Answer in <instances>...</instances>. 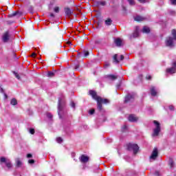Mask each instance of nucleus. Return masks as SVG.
I'll return each instance as SVG.
<instances>
[{
  "instance_id": "f257e3e1",
  "label": "nucleus",
  "mask_w": 176,
  "mask_h": 176,
  "mask_svg": "<svg viewBox=\"0 0 176 176\" xmlns=\"http://www.w3.org/2000/svg\"><path fill=\"white\" fill-rule=\"evenodd\" d=\"M90 96H91L92 98L97 101L98 109L99 111L102 110V104H109V100L108 99H103L100 96L97 95V92L94 90H90L89 91Z\"/></svg>"
},
{
  "instance_id": "f03ea898",
  "label": "nucleus",
  "mask_w": 176,
  "mask_h": 176,
  "mask_svg": "<svg viewBox=\"0 0 176 176\" xmlns=\"http://www.w3.org/2000/svg\"><path fill=\"white\" fill-rule=\"evenodd\" d=\"M172 35L173 38L169 36L167 37L165 41L166 46H168V47H174V41H176V30L174 29L172 30Z\"/></svg>"
},
{
  "instance_id": "7ed1b4c3",
  "label": "nucleus",
  "mask_w": 176,
  "mask_h": 176,
  "mask_svg": "<svg viewBox=\"0 0 176 176\" xmlns=\"http://www.w3.org/2000/svg\"><path fill=\"white\" fill-rule=\"evenodd\" d=\"M153 123L155 124V128L153 129V137H157L160 133L162 128L160 127V123L157 120H154Z\"/></svg>"
},
{
  "instance_id": "20e7f679",
  "label": "nucleus",
  "mask_w": 176,
  "mask_h": 176,
  "mask_svg": "<svg viewBox=\"0 0 176 176\" xmlns=\"http://www.w3.org/2000/svg\"><path fill=\"white\" fill-rule=\"evenodd\" d=\"M126 146L129 151H133L134 155H137V153H138V150L140 149L138 145L135 144L129 143L126 145Z\"/></svg>"
},
{
  "instance_id": "39448f33",
  "label": "nucleus",
  "mask_w": 176,
  "mask_h": 176,
  "mask_svg": "<svg viewBox=\"0 0 176 176\" xmlns=\"http://www.w3.org/2000/svg\"><path fill=\"white\" fill-rule=\"evenodd\" d=\"M65 104V100H64V99H62L61 98H59L58 111V115L60 118H61V112H63V110L64 109Z\"/></svg>"
},
{
  "instance_id": "423d86ee",
  "label": "nucleus",
  "mask_w": 176,
  "mask_h": 176,
  "mask_svg": "<svg viewBox=\"0 0 176 176\" xmlns=\"http://www.w3.org/2000/svg\"><path fill=\"white\" fill-rule=\"evenodd\" d=\"M0 163H5L8 168H12V167H13V164H12V162L10 161V160L5 157H0Z\"/></svg>"
},
{
  "instance_id": "0eeeda50",
  "label": "nucleus",
  "mask_w": 176,
  "mask_h": 176,
  "mask_svg": "<svg viewBox=\"0 0 176 176\" xmlns=\"http://www.w3.org/2000/svg\"><path fill=\"white\" fill-rule=\"evenodd\" d=\"M158 155L159 151H157V148H155L152 152L150 159H152V160H156V157H157Z\"/></svg>"
},
{
  "instance_id": "6e6552de",
  "label": "nucleus",
  "mask_w": 176,
  "mask_h": 176,
  "mask_svg": "<svg viewBox=\"0 0 176 176\" xmlns=\"http://www.w3.org/2000/svg\"><path fill=\"white\" fill-rule=\"evenodd\" d=\"M2 39H3V42H4L5 43L9 41V39H10V35L9 34V31L6 32L3 34Z\"/></svg>"
},
{
  "instance_id": "1a4fd4ad",
  "label": "nucleus",
  "mask_w": 176,
  "mask_h": 176,
  "mask_svg": "<svg viewBox=\"0 0 176 176\" xmlns=\"http://www.w3.org/2000/svg\"><path fill=\"white\" fill-rule=\"evenodd\" d=\"M135 97V94H129L126 97H125V100L124 102H129L130 101H133L134 100V98Z\"/></svg>"
},
{
  "instance_id": "9d476101",
  "label": "nucleus",
  "mask_w": 176,
  "mask_h": 176,
  "mask_svg": "<svg viewBox=\"0 0 176 176\" xmlns=\"http://www.w3.org/2000/svg\"><path fill=\"white\" fill-rule=\"evenodd\" d=\"M122 60H124V56L123 55H120V59H118V54L113 56V63H116V64H119Z\"/></svg>"
},
{
  "instance_id": "9b49d317",
  "label": "nucleus",
  "mask_w": 176,
  "mask_h": 176,
  "mask_svg": "<svg viewBox=\"0 0 176 176\" xmlns=\"http://www.w3.org/2000/svg\"><path fill=\"white\" fill-rule=\"evenodd\" d=\"M150 93L153 97L157 96V89L155 87L151 86L150 88Z\"/></svg>"
},
{
  "instance_id": "f8f14e48",
  "label": "nucleus",
  "mask_w": 176,
  "mask_h": 176,
  "mask_svg": "<svg viewBox=\"0 0 176 176\" xmlns=\"http://www.w3.org/2000/svg\"><path fill=\"white\" fill-rule=\"evenodd\" d=\"M176 68L174 67H168L166 69V73L169 74L170 75H173V74H175Z\"/></svg>"
},
{
  "instance_id": "ddd939ff",
  "label": "nucleus",
  "mask_w": 176,
  "mask_h": 176,
  "mask_svg": "<svg viewBox=\"0 0 176 176\" xmlns=\"http://www.w3.org/2000/svg\"><path fill=\"white\" fill-rule=\"evenodd\" d=\"M128 120L132 122H137L138 120V117L135 116L133 114H131L128 118Z\"/></svg>"
},
{
  "instance_id": "4468645a",
  "label": "nucleus",
  "mask_w": 176,
  "mask_h": 176,
  "mask_svg": "<svg viewBox=\"0 0 176 176\" xmlns=\"http://www.w3.org/2000/svg\"><path fill=\"white\" fill-rule=\"evenodd\" d=\"M80 160L81 163H87V162H89V157L82 155H81Z\"/></svg>"
},
{
  "instance_id": "2eb2a0df",
  "label": "nucleus",
  "mask_w": 176,
  "mask_h": 176,
  "mask_svg": "<svg viewBox=\"0 0 176 176\" xmlns=\"http://www.w3.org/2000/svg\"><path fill=\"white\" fill-rule=\"evenodd\" d=\"M65 13L66 16H69L74 12L71 11V9H69V8H65Z\"/></svg>"
},
{
  "instance_id": "dca6fc26",
  "label": "nucleus",
  "mask_w": 176,
  "mask_h": 176,
  "mask_svg": "<svg viewBox=\"0 0 176 176\" xmlns=\"http://www.w3.org/2000/svg\"><path fill=\"white\" fill-rule=\"evenodd\" d=\"M138 30H140V28L138 26H137L135 32L133 34V38H138V36H139L140 33L138 32Z\"/></svg>"
},
{
  "instance_id": "f3484780",
  "label": "nucleus",
  "mask_w": 176,
  "mask_h": 176,
  "mask_svg": "<svg viewBox=\"0 0 176 176\" xmlns=\"http://www.w3.org/2000/svg\"><path fill=\"white\" fill-rule=\"evenodd\" d=\"M107 78H108L109 80H116V79H118V76L110 74L107 76Z\"/></svg>"
},
{
  "instance_id": "a211bd4d",
  "label": "nucleus",
  "mask_w": 176,
  "mask_h": 176,
  "mask_svg": "<svg viewBox=\"0 0 176 176\" xmlns=\"http://www.w3.org/2000/svg\"><path fill=\"white\" fill-rule=\"evenodd\" d=\"M134 20L135 21H144V20H145V18L141 16H136L134 17Z\"/></svg>"
},
{
  "instance_id": "6ab92c4d",
  "label": "nucleus",
  "mask_w": 176,
  "mask_h": 176,
  "mask_svg": "<svg viewBox=\"0 0 176 176\" xmlns=\"http://www.w3.org/2000/svg\"><path fill=\"white\" fill-rule=\"evenodd\" d=\"M142 32L146 33V34H149L151 32V30L148 26H144L142 30Z\"/></svg>"
},
{
  "instance_id": "aec40b11",
  "label": "nucleus",
  "mask_w": 176,
  "mask_h": 176,
  "mask_svg": "<svg viewBox=\"0 0 176 176\" xmlns=\"http://www.w3.org/2000/svg\"><path fill=\"white\" fill-rule=\"evenodd\" d=\"M115 43L116 45V46H118V47L122 46V39L116 38L115 40Z\"/></svg>"
},
{
  "instance_id": "412c9836",
  "label": "nucleus",
  "mask_w": 176,
  "mask_h": 176,
  "mask_svg": "<svg viewBox=\"0 0 176 176\" xmlns=\"http://www.w3.org/2000/svg\"><path fill=\"white\" fill-rule=\"evenodd\" d=\"M104 24L106 25H111V24H112V19H108L104 21Z\"/></svg>"
},
{
  "instance_id": "4be33fe9",
  "label": "nucleus",
  "mask_w": 176,
  "mask_h": 176,
  "mask_svg": "<svg viewBox=\"0 0 176 176\" xmlns=\"http://www.w3.org/2000/svg\"><path fill=\"white\" fill-rule=\"evenodd\" d=\"M16 166L17 167H21L22 163H21V161L20 160V159L16 158Z\"/></svg>"
},
{
  "instance_id": "5701e85b",
  "label": "nucleus",
  "mask_w": 176,
  "mask_h": 176,
  "mask_svg": "<svg viewBox=\"0 0 176 176\" xmlns=\"http://www.w3.org/2000/svg\"><path fill=\"white\" fill-rule=\"evenodd\" d=\"M11 105H17V100L16 98H12L10 101Z\"/></svg>"
},
{
  "instance_id": "b1692460",
  "label": "nucleus",
  "mask_w": 176,
  "mask_h": 176,
  "mask_svg": "<svg viewBox=\"0 0 176 176\" xmlns=\"http://www.w3.org/2000/svg\"><path fill=\"white\" fill-rule=\"evenodd\" d=\"M169 166L170 168H173V167H174V161H173V160L171 159L169 160Z\"/></svg>"
},
{
  "instance_id": "393cba45",
  "label": "nucleus",
  "mask_w": 176,
  "mask_h": 176,
  "mask_svg": "<svg viewBox=\"0 0 176 176\" xmlns=\"http://www.w3.org/2000/svg\"><path fill=\"white\" fill-rule=\"evenodd\" d=\"M18 14H20L19 12H15L9 15V17H14L15 16H17Z\"/></svg>"
},
{
  "instance_id": "a878e982",
  "label": "nucleus",
  "mask_w": 176,
  "mask_h": 176,
  "mask_svg": "<svg viewBox=\"0 0 176 176\" xmlns=\"http://www.w3.org/2000/svg\"><path fill=\"white\" fill-rule=\"evenodd\" d=\"M47 76L49 78H53V76H54V73L53 72H49L47 74Z\"/></svg>"
},
{
  "instance_id": "bb28decb",
  "label": "nucleus",
  "mask_w": 176,
  "mask_h": 176,
  "mask_svg": "<svg viewBox=\"0 0 176 176\" xmlns=\"http://www.w3.org/2000/svg\"><path fill=\"white\" fill-rule=\"evenodd\" d=\"M128 2L131 6H133V5H135V1L134 0H128Z\"/></svg>"
},
{
  "instance_id": "cd10ccee",
  "label": "nucleus",
  "mask_w": 176,
  "mask_h": 176,
  "mask_svg": "<svg viewBox=\"0 0 176 176\" xmlns=\"http://www.w3.org/2000/svg\"><path fill=\"white\" fill-rule=\"evenodd\" d=\"M54 12H55V13H59L60 12V8L58 6H56L54 8Z\"/></svg>"
},
{
  "instance_id": "c85d7f7f",
  "label": "nucleus",
  "mask_w": 176,
  "mask_h": 176,
  "mask_svg": "<svg viewBox=\"0 0 176 176\" xmlns=\"http://www.w3.org/2000/svg\"><path fill=\"white\" fill-rule=\"evenodd\" d=\"M56 142L58 143V144H61V142H63V138H56Z\"/></svg>"
},
{
  "instance_id": "c756f323",
  "label": "nucleus",
  "mask_w": 176,
  "mask_h": 176,
  "mask_svg": "<svg viewBox=\"0 0 176 176\" xmlns=\"http://www.w3.org/2000/svg\"><path fill=\"white\" fill-rule=\"evenodd\" d=\"M47 118L48 119H52L53 118V115H52V113H47Z\"/></svg>"
},
{
  "instance_id": "7c9ffc66",
  "label": "nucleus",
  "mask_w": 176,
  "mask_h": 176,
  "mask_svg": "<svg viewBox=\"0 0 176 176\" xmlns=\"http://www.w3.org/2000/svg\"><path fill=\"white\" fill-rule=\"evenodd\" d=\"M13 74L14 75H15V77L17 78L19 80H20V76L19 75V74H17L16 72H14Z\"/></svg>"
},
{
  "instance_id": "2f4dec72",
  "label": "nucleus",
  "mask_w": 176,
  "mask_h": 176,
  "mask_svg": "<svg viewBox=\"0 0 176 176\" xmlns=\"http://www.w3.org/2000/svg\"><path fill=\"white\" fill-rule=\"evenodd\" d=\"M106 3H107L105 1H100V2H98V5H101L102 6H105Z\"/></svg>"
},
{
  "instance_id": "473e14b6",
  "label": "nucleus",
  "mask_w": 176,
  "mask_h": 176,
  "mask_svg": "<svg viewBox=\"0 0 176 176\" xmlns=\"http://www.w3.org/2000/svg\"><path fill=\"white\" fill-rule=\"evenodd\" d=\"M12 57L14 60H17L19 58H16V52H12Z\"/></svg>"
},
{
  "instance_id": "72a5a7b5",
  "label": "nucleus",
  "mask_w": 176,
  "mask_h": 176,
  "mask_svg": "<svg viewBox=\"0 0 176 176\" xmlns=\"http://www.w3.org/2000/svg\"><path fill=\"white\" fill-rule=\"evenodd\" d=\"M109 65H111L109 64V63L106 62V63H104V68H108V67H109Z\"/></svg>"
},
{
  "instance_id": "f704fd0d",
  "label": "nucleus",
  "mask_w": 176,
  "mask_h": 176,
  "mask_svg": "<svg viewBox=\"0 0 176 176\" xmlns=\"http://www.w3.org/2000/svg\"><path fill=\"white\" fill-rule=\"evenodd\" d=\"M28 163H29V164H34V163H35V160H28Z\"/></svg>"
},
{
  "instance_id": "c9c22d12",
  "label": "nucleus",
  "mask_w": 176,
  "mask_h": 176,
  "mask_svg": "<svg viewBox=\"0 0 176 176\" xmlns=\"http://www.w3.org/2000/svg\"><path fill=\"white\" fill-rule=\"evenodd\" d=\"M30 134H35V129H30Z\"/></svg>"
},
{
  "instance_id": "e433bc0d",
  "label": "nucleus",
  "mask_w": 176,
  "mask_h": 176,
  "mask_svg": "<svg viewBox=\"0 0 176 176\" xmlns=\"http://www.w3.org/2000/svg\"><path fill=\"white\" fill-rule=\"evenodd\" d=\"M146 79H147V80H151V79H152V76L147 75L146 77Z\"/></svg>"
},
{
  "instance_id": "4c0bfd02",
  "label": "nucleus",
  "mask_w": 176,
  "mask_h": 176,
  "mask_svg": "<svg viewBox=\"0 0 176 176\" xmlns=\"http://www.w3.org/2000/svg\"><path fill=\"white\" fill-rule=\"evenodd\" d=\"M170 1L171 5H174V6L176 5V0H170Z\"/></svg>"
},
{
  "instance_id": "58836bf2",
  "label": "nucleus",
  "mask_w": 176,
  "mask_h": 176,
  "mask_svg": "<svg viewBox=\"0 0 176 176\" xmlns=\"http://www.w3.org/2000/svg\"><path fill=\"white\" fill-rule=\"evenodd\" d=\"M94 112H95V110H94V109H91V110H89V114H90V115H94Z\"/></svg>"
},
{
  "instance_id": "ea45409f",
  "label": "nucleus",
  "mask_w": 176,
  "mask_h": 176,
  "mask_svg": "<svg viewBox=\"0 0 176 176\" xmlns=\"http://www.w3.org/2000/svg\"><path fill=\"white\" fill-rule=\"evenodd\" d=\"M169 109H170V111H174V106L173 105H170L169 106Z\"/></svg>"
},
{
  "instance_id": "a19ab883",
  "label": "nucleus",
  "mask_w": 176,
  "mask_h": 176,
  "mask_svg": "<svg viewBox=\"0 0 176 176\" xmlns=\"http://www.w3.org/2000/svg\"><path fill=\"white\" fill-rule=\"evenodd\" d=\"M140 3H145L146 2V0H138Z\"/></svg>"
},
{
  "instance_id": "79ce46f5",
  "label": "nucleus",
  "mask_w": 176,
  "mask_h": 176,
  "mask_svg": "<svg viewBox=\"0 0 176 176\" xmlns=\"http://www.w3.org/2000/svg\"><path fill=\"white\" fill-rule=\"evenodd\" d=\"M71 107H72V108H74L75 109V102H72Z\"/></svg>"
},
{
  "instance_id": "37998d69",
  "label": "nucleus",
  "mask_w": 176,
  "mask_h": 176,
  "mask_svg": "<svg viewBox=\"0 0 176 176\" xmlns=\"http://www.w3.org/2000/svg\"><path fill=\"white\" fill-rule=\"evenodd\" d=\"M27 157H28V159H30V158L32 157V154H28V155H27Z\"/></svg>"
},
{
  "instance_id": "c03bdc74",
  "label": "nucleus",
  "mask_w": 176,
  "mask_h": 176,
  "mask_svg": "<svg viewBox=\"0 0 176 176\" xmlns=\"http://www.w3.org/2000/svg\"><path fill=\"white\" fill-rule=\"evenodd\" d=\"M89 56V52H85V57H87Z\"/></svg>"
},
{
  "instance_id": "a18cd8bd",
  "label": "nucleus",
  "mask_w": 176,
  "mask_h": 176,
  "mask_svg": "<svg viewBox=\"0 0 176 176\" xmlns=\"http://www.w3.org/2000/svg\"><path fill=\"white\" fill-rule=\"evenodd\" d=\"M35 56H36V54L35 52L32 53L31 55L32 57H35Z\"/></svg>"
},
{
  "instance_id": "49530a36",
  "label": "nucleus",
  "mask_w": 176,
  "mask_h": 176,
  "mask_svg": "<svg viewBox=\"0 0 176 176\" xmlns=\"http://www.w3.org/2000/svg\"><path fill=\"white\" fill-rule=\"evenodd\" d=\"M173 67L176 68V61L173 63Z\"/></svg>"
},
{
  "instance_id": "de8ad7c7",
  "label": "nucleus",
  "mask_w": 176,
  "mask_h": 176,
  "mask_svg": "<svg viewBox=\"0 0 176 176\" xmlns=\"http://www.w3.org/2000/svg\"><path fill=\"white\" fill-rule=\"evenodd\" d=\"M1 93H4L3 88H0Z\"/></svg>"
},
{
  "instance_id": "09e8293b",
  "label": "nucleus",
  "mask_w": 176,
  "mask_h": 176,
  "mask_svg": "<svg viewBox=\"0 0 176 176\" xmlns=\"http://www.w3.org/2000/svg\"><path fill=\"white\" fill-rule=\"evenodd\" d=\"M123 130H126V129H127V126L124 125L123 127H122Z\"/></svg>"
},
{
  "instance_id": "8fccbe9b",
  "label": "nucleus",
  "mask_w": 176,
  "mask_h": 176,
  "mask_svg": "<svg viewBox=\"0 0 176 176\" xmlns=\"http://www.w3.org/2000/svg\"><path fill=\"white\" fill-rule=\"evenodd\" d=\"M50 16H51V17H54V14L51 13V14H50Z\"/></svg>"
},
{
  "instance_id": "3c124183",
  "label": "nucleus",
  "mask_w": 176,
  "mask_h": 176,
  "mask_svg": "<svg viewBox=\"0 0 176 176\" xmlns=\"http://www.w3.org/2000/svg\"><path fill=\"white\" fill-rule=\"evenodd\" d=\"M4 97L6 99L8 98V95L6 94H4Z\"/></svg>"
},
{
  "instance_id": "603ef678",
  "label": "nucleus",
  "mask_w": 176,
  "mask_h": 176,
  "mask_svg": "<svg viewBox=\"0 0 176 176\" xmlns=\"http://www.w3.org/2000/svg\"><path fill=\"white\" fill-rule=\"evenodd\" d=\"M78 68H79V65L76 66V69H78Z\"/></svg>"
}]
</instances>
